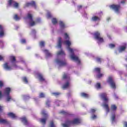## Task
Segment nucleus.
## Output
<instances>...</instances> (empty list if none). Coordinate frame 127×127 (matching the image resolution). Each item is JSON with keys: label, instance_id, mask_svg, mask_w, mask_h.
Masks as SVG:
<instances>
[{"label": "nucleus", "instance_id": "obj_44", "mask_svg": "<svg viewBox=\"0 0 127 127\" xmlns=\"http://www.w3.org/2000/svg\"><path fill=\"white\" fill-rule=\"evenodd\" d=\"M115 46V45L113 44H111L109 45L110 48H114Z\"/></svg>", "mask_w": 127, "mask_h": 127}, {"label": "nucleus", "instance_id": "obj_4", "mask_svg": "<svg viewBox=\"0 0 127 127\" xmlns=\"http://www.w3.org/2000/svg\"><path fill=\"white\" fill-rule=\"evenodd\" d=\"M100 96L102 100H103L104 102L102 105V107L105 110L106 113H109L110 112V108H109V98L107 97V93H102L100 95Z\"/></svg>", "mask_w": 127, "mask_h": 127}, {"label": "nucleus", "instance_id": "obj_20", "mask_svg": "<svg viewBox=\"0 0 127 127\" xmlns=\"http://www.w3.org/2000/svg\"><path fill=\"white\" fill-rule=\"evenodd\" d=\"M7 116H9V118H11V119H13L14 120H16V119H17V116H16L15 114L11 112L8 113Z\"/></svg>", "mask_w": 127, "mask_h": 127}, {"label": "nucleus", "instance_id": "obj_8", "mask_svg": "<svg viewBox=\"0 0 127 127\" xmlns=\"http://www.w3.org/2000/svg\"><path fill=\"white\" fill-rule=\"evenodd\" d=\"M93 35L95 39L97 40L99 44H101V43H103V42H105V40H104L103 37H101V33H100V32H96Z\"/></svg>", "mask_w": 127, "mask_h": 127}, {"label": "nucleus", "instance_id": "obj_36", "mask_svg": "<svg viewBox=\"0 0 127 127\" xmlns=\"http://www.w3.org/2000/svg\"><path fill=\"white\" fill-rule=\"evenodd\" d=\"M45 97V94L43 93H41L39 94V98H44Z\"/></svg>", "mask_w": 127, "mask_h": 127}, {"label": "nucleus", "instance_id": "obj_53", "mask_svg": "<svg viewBox=\"0 0 127 127\" xmlns=\"http://www.w3.org/2000/svg\"><path fill=\"white\" fill-rule=\"evenodd\" d=\"M2 44H3V43L2 42V41H0V45H2Z\"/></svg>", "mask_w": 127, "mask_h": 127}, {"label": "nucleus", "instance_id": "obj_41", "mask_svg": "<svg viewBox=\"0 0 127 127\" xmlns=\"http://www.w3.org/2000/svg\"><path fill=\"white\" fill-rule=\"evenodd\" d=\"M46 105H47V107H50V100L47 101Z\"/></svg>", "mask_w": 127, "mask_h": 127}, {"label": "nucleus", "instance_id": "obj_12", "mask_svg": "<svg viewBox=\"0 0 127 127\" xmlns=\"http://www.w3.org/2000/svg\"><path fill=\"white\" fill-rule=\"evenodd\" d=\"M42 115L44 116L45 118L44 119H41L40 120L41 123L42 124H43V125H45V123H46V120H47V117H48V114H47V112L45 111V110H42Z\"/></svg>", "mask_w": 127, "mask_h": 127}, {"label": "nucleus", "instance_id": "obj_3", "mask_svg": "<svg viewBox=\"0 0 127 127\" xmlns=\"http://www.w3.org/2000/svg\"><path fill=\"white\" fill-rule=\"evenodd\" d=\"M10 92H11V88L9 87H6L4 89L3 94L1 91H0V100H1L2 98H5L6 102H10L12 101V97L10 96Z\"/></svg>", "mask_w": 127, "mask_h": 127}, {"label": "nucleus", "instance_id": "obj_45", "mask_svg": "<svg viewBox=\"0 0 127 127\" xmlns=\"http://www.w3.org/2000/svg\"><path fill=\"white\" fill-rule=\"evenodd\" d=\"M3 86V81H0V88H1Z\"/></svg>", "mask_w": 127, "mask_h": 127}, {"label": "nucleus", "instance_id": "obj_13", "mask_svg": "<svg viewBox=\"0 0 127 127\" xmlns=\"http://www.w3.org/2000/svg\"><path fill=\"white\" fill-rule=\"evenodd\" d=\"M110 8L114 9L116 13H120V10L121 9V6L119 5L113 4L110 6Z\"/></svg>", "mask_w": 127, "mask_h": 127}, {"label": "nucleus", "instance_id": "obj_50", "mask_svg": "<svg viewBox=\"0 0 127 127\" xmlns=\"http://www.w3.org/2000/svg\"><path fill=\"white\" fill-rule=\"evenodd\" d=\"M4 58V57L2 56H0V61H1Z\"/></svg>", "mask_w": 127, "mask_h": 127}, {"label": "nucleus", "instance_id": "obj_51", "mask_svg": "<svg viewBox=\"0 0 127 127\" xmlns=\"http://www.w3.org/2000/svg\"><path fill=\"white\" fill-rule=\"evenodd\" d=\"M124 127H127V122H124Z\"/></svg>", "mask_w": 127, "mask_h": 127}, {"label": "nucleus", "instance_id": "obj_31", "mask_svg": "<svg viewBox=\"0 0 127 127\" xmlns=\"http://www.w3.org/2000/svg\"><path fill=\"white\" fill-rule=\"evenodd\" d=\"M22 80L23 81V82H24L25 84H27V83H28V80H27L26 77H23L22 78Z\"/></svg>", "mask_w": 127, "mask_h": 127}, {"label": "nucleus", "instance_id": "obj_29", "mask_svg": "<svg viewBox=\"0 0 127 127\" xmlns=\"http://www.w3.org/2000/svg\"><path fill=\"white\" fill-rule=\"evenodd\" d=\"M81 97H83V98H88L89 95L85 93H82L81 94Z\"/></svg>", "mask_w": 127, "mask_h": 127}, {"label": "nucleus", "instance_id": "obj_47", "mask_svg": "<svg viewBox=\"0 0 127 127\" xmlns=\"http://www.w3.org/2000/svg\"><path fill=\"white\" fill-rule=\"evenodd\" d=\"M125 2H127V0H122L121 2V3H125Z\"/></svg>", "mask_w": 127, "mask_h": 127}, {"label": "nucleus", "instance_id": "obj_21", "mask_svg": "<svg viewBox=\"0 0 127 127\" xmlns=\"http://www.w3.org/2000/svg\"><path fill=\"white\" fill-rule=\"evenodd\" d=\"M92 21H100L101 20V18L97 16H94L92 18Z\"/></svg>", "mask_w": 127, "mask_h": 127}, {"label": "nucleus", "instance_id": "obj_2", "mask_svg": "<svg viewBox=\"0 0 127 127\" xmlns=\"http://www.w3.org/2000/svg\"><path fill=\"white\" fill-rule=\"evenodd\" d=\"M10 62L5 63L3 65V68L6 71H10L12 69H21L23 68L20 65L25 66V62L24 61L21 60L20 62L16 61L15 57L11 56L9 57Z\"/></svg>", "mask_w": 127, "mask_h": 127}, {"label": "nucleus", "instance_id": "obj_30", "mask_svg": "<svg viewBox=\"0 0 127 127\" xmlns=\"http://www.w3.org/2000/svg\"><path fill=\"white\" fill-rule=\"evenodd\" d=\"M45 45V43L44 41H41L40 42V47L42 48V47H44Z\"/></svg>", "mask_w": 127, "mask_h": 127}, {"label": "nucleus", "instance_id": "obj_17", "mask_svg": "<svg viewBox=\"0 0 127 127\" xmlns=\"http://www.w3.org/2000/svg\"><path fill=\"white\" fill-rule=\"evenodd\" d=\"M36 77H38V79L41 82H45V79L43 77V75L40 73H37L36 74Z\"/></svg>", "mask_w": 127, "mask_h": 127}, {"label": "nucleus", "instance_id": "obj_9", "mask_svg": "<svg viewBox=\"0 0 127 127\" xmlns=\"http://www.w3.org/2000/svg\"><path fill=\"white\" fill-rule=\"evenodd\" d=\"M8 6H12V7H14V8H17L19 6L18 3L14 0H9L8 1Z\"/></svg>", "mask_w": 127, "mask_h": 127}, {"label": "nucleus", "instance_id": "obj_52", "mask_svg": "<svg viewBox=\"0 0 127 127\" xmlns=\"http://www.w3.org/2000/svg\"><path fill=\"white\" fill-rule=\"evenodd\" d=\"M114 98H115V99H118L119 97H118V95H117V94H115Z\"/></svg>", "mask_w": 127, "mask_h": 127}, {"label": "nucleus", "instance_id": "obj_35", "mask_svg": "<svg viewBox=\"0 0 127 127\" xmlns=\"http://www.w3.org/2000/svg\"><path fill=\"white\" fill-rule=\"evenodd\" d=\"M14 19H15V20H19V19H20V17H18L17 15H15L14 16Z\"/></svg>", "mask_w": 127, "mask_h": 127}, {"label": "nucleus", "instance_id": "obj_43", "mask_svg": "<svg viewBox=\"0 0 127 127\" xmlns=\"http://www.w3.org/2000/svg\"><path fill=\"white\" fill-rule=\"evenodd\" d=\"M26 42V41L25 40V39H22L21 40V43L22 44H24V43H25Z\"/></svg>", "mask_w": 127, "mask_h": 127}, {"label": "nucleus", "instance_id": "obj_26", "mask_svg": "<svg viewBox=\"0 0 127 127\" xmlns=\"http://www.w3.org/2000/svg\"><path fill=\"white\" fill-rule=\"evenodd\" d=\"M111 121L112 122V124H114L116 122V116L115 114H113L111 116Z\"/></svg>", "mask_w": 127, "mask_h": 127}, {"label": "nucleus", "instance_id": "obj_46", "mask_svg": "<svg viewBox=\"0 0 127 127\" xmlns=\"http://www.w3.org/2000/svg\"><path fill=\"white\" fill-rule=\"evenodd\" d=\"M61 114H63L64 115H67V112L64 111H62L61 112Z\"/></svg>", "mask_w": 127, "mask_h": 127}, {"label": "nucleus", "instance_id": "obj_37", "mask_svg": "<svg viewBox=\"0 0 127 127\" xmlns=\"http://www.w3.org/2000/svg\"><path fill=\"white\" fill-rule=\"evenodd\" d=\"M50 127H56V126H55V125H54V123L53 122V121H52L51 122Z\"/></svg>", "mask_w": 127, "mask_h": 127}, {"label": "nucleus", "instance_id": "obj_10", "mask_svg": "<svg viewBox=\"0 0 127 127\" xmlns=\"http://www.w3.org/2000/svg\"><path fill=\"white\" fill-rule=\"evenodd\" d=\"M55 63L59 66H65V65L67 64V62L65 60L62 61L59 59H56L55 61Z\"/></svg>", "mask_w": 127, "mask_h": 127}, {"label": "nucleus", "instance_id": "obj_7", "mask_svg": "<svg viewBox=\"0 0 127 127\" xmlns=\"http://www.w3.org/2000/svg\"><path fill=\"white\" fill-rule=\"evenodd\" d=\"M27 18L29 20V25L30 26H33L37 23H39V22H40V19H37L35 22L33 21V19H32V15L30 12L28 13Z\"/></svg>", "mask_w": 127, "mask_h": 127}, {"label": "nucleus", "instance_id": "obj_6", "mask_svg": "<svg viewBox=\"0 0 127 127\" xmlns=\"http://www.w3.org/2000/svg\"><path fill=\"white\" fill-rule=\"evenodd\" d=\"M81 123V120L79 118H74L72 121H68L65 124H63L64 127H69L70 125H78Z\"/></svg>", "mask_w": 127, "mask_h": 127}, {"label": "nucleus", "instance_id": "obj_28", "mask_svg": "<svg viewBox=\"0 0 127 127\" xmlns=\"http://www.w3.org/2000/svg\"><path fill=\"white\" fill-rule=\"evenodd\" d=\"M52 94L53 95V96H56V97H57V96H59V95H61V93L60 92H52Z\"/></svg>", "mask_w": 127, "mask_h": 127}, {"label": "nucleus", "instance_id": "obj_38", "mask_svg": "<svg viewBox=\"0 0 127 127\" xmlns=\"http://www.w3.org/2000/svg\"><path fill=\"white\" fill-rule=\"evenodd\" d=\"M22 97L24 100H27L28 99H29V96L27 95H23Z\"/></svg>", "mask_w": 127, "mask_h": 127}, {"label": "nucleus", "instance_id": "obj_33", "mask_svg": "<svg viewBox=\"0 0 127 127\" xmlns=\"http://www.w3.org/2000/svg\"><path fill=\"white\" fill-rule=\"evenodd\" d=\"M96 61L97 62H98V63H101L102 61H103V60L100 58H97Z\"/></svg>", "mask_w": 127, "mask_h": 127}, {"label": "nucleus", "instance_id": "obj_39", "mask_svg": "<svg viewBox=\"0 0 127 127\" xmlns=\"http://www.w3.org/2000/svg\"><path fill=\"white\" fill-rule=\"evenodd\" d=\"M60 103H61V102L59 100H56L55 102V103L57 106H59V104H60Z\"/></svg>", "mask_w": 127, "mask_h": 127}, {"label": "nucleus", "instance_id": "obj_49", "mask_svg": "<svg viewBox=\"0 0 127 127\" xmlns=\"http://www.w3.org/2000/svg\"><path fill=\"white\" fill-rule=\"evenodd\" d=\"M35 33H36V31H35V30H33L32 31L31 34H35Z\"/></svg>", "mask_w": 127, "mask_h": 127}, {"label": "nucleus", "instance_id": "obj_22", "mask_svg": "<svg viewBox=\"0 0 127 127\" xmlns=\"http://www.w3.org/2000/svg\"><path fill=\"white\" fill-rule=\"evenodd\" d=\"M60 26L61 29H64L66 27V25H65V24L62 21H60Z\"/></svg>", "mask_w": 127, "mask_h": 127}, {"label": "nucleus", "instance_id": "obj_25", "mask_svg": "<svg viewBox=\"0 0 127 127\" xmlns=\"http://www.w3.org/2000/svg\"><path fill=\"white\" fill-rule=\"evenodd\" d=\"M52 22L53 24H57L58 21L57 20V19H56V18H53L52 19Z\"/></svg>", "mask_w": 127, "mask_h": 127}, {"label": "nucleus", "instance_id": "obj_18", "mask_svg": "<svg viewBox=\"0 0 127 127\" xmlns=\"http://www.w3.org/2000/svg\"><path fill=\"white\" fill-rule=\"evenodd\" d=\"M33 6L34 8H36V3H35V1H32L30 2H27L26 3V6Z\"/></svg>", "mask_w": 127, "mask_h": 127}, {"label": "nucleus", "instance_id": "obj_42", "mask_svg": "<svg viewBox=\"0 0 127 127\" xmlns=\"http://www.w3.org/2000/svg\"><path fill=\"white\" fill-rule=\"evenodd\" d=\"M96 111H97L96 109H92L91 110H90V113L91 114H93V113H95L96 112Z\"/></svg>", "mask_w": 127, "mask_h": 127}, {"label": "nucleus", "instance_id": "obj_54", "mask_svg": "<svg viewBox=\"0 0 127 127\" xmlns=\"http://www.w3.org/2000/svg\"><path fill=\"white\" fill-rule=\"evenodd\" d=\"M78 7L79 8H81V7H82V6H78Z\"/></svg>", "mask_w": 127, "mask_h": 127}, {"label": "nucleus", "instance_id": "obj_24", "mask_svg": "<svg viewBox=\"0 0 127 127\" xmlns=\"http://www.w3.org/2000/svg\"><path fill=\"white\" fill-rule=\"evenodd\" d=\"M21 121L23 123L24 125H27V120L25 117L21 118Z\"/></svg>", "mask_w": 127, "mask_h": 127}, {"label": "nucleus", "instance_id": "obj_32", "mask_svg": "<svg viewBox=\"0 0 127 127\" xmlns=\"http://www.w3.org/2000/svg\"><path fill=\"white\" fill-rule=\"evenodd\" d=\"M95 88L96 89H101V83H97L95 84Z\"/></svg>", "mask_w": 127, "mask_h": 127}, {"label": "nucleus", "instance_id": "obj_1", "mask_svg": "<svg viewBox=\"0 0 127 127\" xmlns=\"http://www.w3.org/2000/svg\"><path fill=\"white\" fill-rule=\"evenodd\" d=\"M64 41H62L61 38H59L58 44L57 47H58V48H61V45H62V43L64 45H66L67 46V51L69 53V56L70 58L73 61L76 62L77 64H80V59H79V57L75 55V53L78 51V50L76 49H72L70 47V46L72 45V43L71 41H70V37L67 33H64Z\"/></svg>", "mask_w": 127, "mask_h": 127}, {"label": "nucleus", "instance_id": "obj_15", "mask_svg": "<svg viewBox=\"0 0 127 127\" xmlns=\"http://www.w3.org/2000/svg\"><path fill=\"white\" fill-rule=\"evenodd\" d=\"M42 51L45 54L46 58L48 59L52 57V54L49 52V50L44 49Z\"/></svg>", "mask_w": 127, "mask_h": 127}, {"label": "nucleus", "instance_id": "obj_19", "mask_svg": "<svg viewBox=\"0 0 127 127\" xmlns=\"http://www.w3.org/2000/svg\"><path fill=\"white\" fill-rule=\"evenodd\" d=\"M4 36V28L2 25H0V37H2Z\"/></svg>", "mask_w": 127, "mask_h": 127}, {"label": "nucleus", "instance_id": "obj_16", "mask_svg": "<svg viewBox=\"0 0 127 127\" xmlns=\"http://www.w3.org/2000/svg\"><path fill=\"white\" fill-rule=\"evenodd\" d=\"M126 48H127V44L124 43L123 45L119 47L118 51L120 53H121L123 52V51H125V50H126Z\"/></svg>", "mask_w": 127, "mask_h": 127}, {"label": "nucleus", "instance_id": "obj_55", "mask_svg": "<svg viewBox=\"0 0 127 127\" xmlns=\"http://www.w3.org/2000/svg\"><path fill=\"white\" fill-rule=\"evenodd\" d=\"M86 15H87V14H86V13H85V15H84V16H86Z\"/></svg>", "mask_w": 127, "mask_h": 127}, {"label": "nucleus", "instance_id": "obj_23", "mask_svg": "<svg viewBox=\"0 0 127 127\" xmlns=\"http://www.w3.org/2000/svg\"><path fill=\"white\" fill-rule=\"evenodd\" d=\"M117 106L115 104H113L111 105V111H113V112H115V111H117Z\"/></svg>", "mask_w": 127, "mask_h": 127}, {"label": "nucleus", "instance_id": "obj_11", "mask_svg": "<svg viewBox=\"0 0 127 127\" xmlns=\"http://www.w3.org/2000/svg\"><path fill=\"white\" fill-rule=\"evenodd\" d=\"M107 82L110 84L112 89H115L116 88V83H115V81H114L113 76H109L107 80Z\"/></svg>", "mask_w": 127, "mask_h": 127}, {"label": "nucleus", "instance_id": "obj_34", "mask_svg": "<svg viewBox=\"0 0 127 127\" xmlns=\"http://www.w3.org/2000/svg\"><path fill=\"white\" fill-rule=\"evenodd\" d=\"M52 16L51 13L50 12L48 11L47 14V18H50V17Z\"/></svg>", "mask_w": 127, "mask_h": 127}, {"label": "nucleus", "instance_id": "obj_14", "mask_svg": "<svg viewBox=\"0 0 127 127\" xmlns=\"http://www.w3.org/2000/svg\"><path fill=\"white\" fill-rule=\"evenodd\" d=\"M95 73H97V78H102V77H104V74L100 73L101 71V68L99 67H96L94 68V70Z\"/></svg>", "mask_w": 127, "mask_h": 127}, {"label": "nucleus", "instance_id": "obj_5", "mask_svg": "<svg viewBox=\"0 0 127 127\" xmlns=\"http://www.w3.org/2000/svg\"><path fill=\"white\" fill-rule=\"evenodd\" d=\"M62 81L65 82V84L63 86V88L67 89L70 87V75L68 73H64L63 75Z\"/></svg>", "mask_w": 127, "mask_h": 127}, {"label": "nucleus", "instance_id": "obj_48", "mask_svg": "<svg viewBox=\"0 0 127 127\" xmlns=\"http://www.w3.org/2000/svg\"><path fill=\"white\" fill-rule=\"evenodd\" d=\"M123 29L124 31H126V32H127V26H125L123 28Z\"/></svg>", "mask_w": 127, "mask_h": 127}, {"label": "nucleus", "instance_id": "obj_40", "mask_svg": "<svg viewBox=\"0 0 127 127\" xmlns=\"http://www.w3.org/2000/svg\"><path fill=\"white\" fill-rule=\"evenodd\" d=\"M97 118V116L95 115H92L91 116V119L92 120H96V119Z\"/></svg>", "mask_w": 127, "mask_h": 127}, {"label": "nucleus", "instance_id": "obj_27", "mask_svg": "<svg viewBox=\"0 0 127 127\" xmlns=\"http://www.w3.org/2000/svg\"><path fill=\"white\" fill-rule=\"evenodd\" d=\"M57 56H59L60 55H65V53L63 50H61L60 52H58L57 54Z\"/></svg>", "mask_w": 127, "mask_h": 127}]
</instances>
